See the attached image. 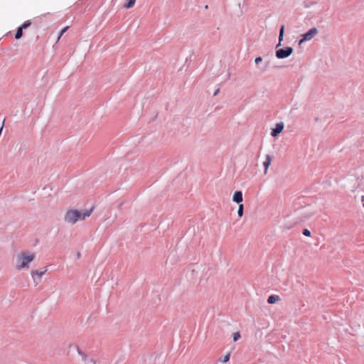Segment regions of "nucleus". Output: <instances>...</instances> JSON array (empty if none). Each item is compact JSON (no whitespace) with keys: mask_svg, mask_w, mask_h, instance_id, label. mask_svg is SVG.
<instances>
[{"mask_svg":"<svg viewBox=\"0 0 364 364\" xmlns=\"http://www.w3.org/2000/svg\"><path fill=\"white\" fill-rule=\"evenodd\" d=\"M136 0H127V4L124 5L126 9H130L134 6Z\"/></svg>","mask_w":364,"mask_h":364,"instance_id":"obj_11","label":"nucleus"},{"mask_svg":"<svg viewBox=\"0 0 364 364\" xmlns=\"http://www.w3.org/2000/svg\"><path fill=\"white\" fill-rule=\"evenodd\" d=\"M237 214L240 218H241L243 215V204L239 205Z\"/></svg>","mask_w":364,"mask_h":364,"instance_id":"obj_14","label":"nucleus"},{"mask_svg":"<svg viewBox=\"0 0 364 364\" xmlns=\"http://www.w3.org/2000/svg\"><path fill=\"white\" fill-rule=\"evenodd\" d=\"M232 200L237 203H240L242 201V191H236L233 195Z\"/></svg>","mask_w":364,"mask_h":364,"instance_id":"obj_6","label":"nucleus"},{"mask_svg":"<svg viewBox=\"0 0 364 364\" xmlns=\"http://www.w3.org/2000/svg\"><path fill=\"white\" fill-rule=\"evenodd\" d=\"M31 24V23L30 21H26L20 26V28H22V29H25L29 27Z\"/></svg>","mask_w":364,"mask_h":364,"instance_id":"obj_15","label":"nucleus"},{"mask_svg":"<svg viewBox=\"0 0 364 364\" xmlns=\"http://www.w3.org/2000/svg\"><path fill=\"white\" fill-rule=\"evenodd\" d=\"M293 53V48L291 47H287L284 49H279L276 51V56L279 58H285L289 56Z\"/></svg>","mask_w":364,"mask_h":364,"instance_id":"obj_4","label":"nucleus"},{"mask_svg":"<svg viewBox=\"0 0 364 364\" xmlns=\"http://www.w3.org/2000/svg\"><path fill=\"white\" fill-rule=\"evenodd\" d=\"M68 26H65L61 31L60 33L58 38V41L61 38V36L63 35V33L68 29Z\"/></svg>","mask_w":364,"mask_h":364,"instance_id":"obj_17","label":"nucleus"},{"mask_svg":"<svg viewBox=\"0 0 364 364\" xmlns=\"http://www.w3.org/2000/svg\"><path fill=\"white\" fill-rule=\"evenodd\" d=\"M281 300V298L279 295H271L267 299V302L269 304H275Z\"/></svg>","mask_w":364,"mask_h":364,"instance_id":"obj_9","label":"nucleus"},{"mask_svg":"<svg viewBox=\"0 0 364 364\" xmlns=\"http://www.w3.org/2000/svg\"><path fill=\"white\" fill-rule=\"evenodd\" d=\"M317 33H318V30L316 28H311L308 32L304 33L301 36L302 38L299 41V44L301 45L304 41H308L311 40Z\"/></svg>","mask_w":364,"mask_h":364,"instance_id":"obj_3","label":"nucleus"},{"mask_svg":"<svg viewBox=\"0 0 364 364\" xmlns=\"http://www.w3.org/2000/svg\"><path fill=\"white\" fill-rule=\"evenodd\" d=\"M262 61V58L261 57H257L255 58V62L256 63H259Z\"/></svg>","mask_w":364,"mask_h":364,"instance_id":"obj_19","label":"nucleus"},{"mask_svg":"<svg viewBox=\"0 0 364 364\" xmlns=\"http://www.w3.org/2000/svg\"><path fill=\"white\" fill-rule=\"evenodd\" d=\"M284 26L282 25L280 28V31H279V45L281 44V42L283 40V37H284Z\"/></svg>","mask_w":364,"mask_h":364,"instance_id":"obj_10","label":"nucleus"},{"mask_svg":"<svg viewBox=\"0 0 364 364\" xmlns=\"http://www.w3.org/2000/svg\"><path fill=\"white\" fill-rule=\"evenodd\" d=\"M240 338V334L239 332H236L233 334V341H237Z\"/></svg>","mask_w":364,"mask_h":364,"instance_id":"obj_16","label":"nucleus"},{"mask_svg":"<svg viewBox=\"0 0 364 364\" xmlns=\"http://www.w3.org/2000/svg\"><path fill=\"white\" fill-rule=\"evenodd\" d=\"M35 258L33 253L22 252L17 256L16 269L21 270L23 268H28V264Z\"/></svg>","mask_w":364,"mask_h":364,"instance_id":"obj_2","label":"nucleus"},{"mask_svg":"<svg viewBox=\"0 0 364 364\" xmlns=\"http://www.w3.org/2000/svg\"><path fill=\"white\" fill-rule=\"evenodd\" d=\"M48 271L47 267H44L43 271H38V270H33L31 272V276L33 277L37 276L38 277L41 278L43 274H46V272Z\"/></svg>","mask_w":364,"mask_h":364,"instance_id":"obj_8","label":"nucleus"},{"mask_svg":"<svg viewBox=\"0 0 364 364\" xmlns=\"http://www.w3.org/2000/svg\"><path fill=\"white\" fill-rule=\"evenodd\" d=\"M230 355L228 353L225 356H223V358H220V361H221L223 363H227L230 360Z\"/></svg>","mask_w":364,"mask_h":364,"instance_id":"obj_13","label":"nucleus"},{"mask_svg":"<svg viewBox=\"0 0 364 364\" xmlns=\"http://www.w3.org/2000/svg\"><path fill=\"white\" fill-rule=\"evenodd\" d=\"M303 234H304L305 236H307V237L311 236V232H310V230H309L308 229H305V230H304V231H303Z\"/></svg>","mask_w":364,"mask_h":364,"instance_id":"obj_18","label":"nucleus"},{"mask_svg":"<svg viewBox=\"0 0 364 364\" xmlns=\"http://www.w3.org/2000/svg\"><path fill=\"white\" fill-rule=\"evenodd\" d=\"M283 129H284L283 124H282V123L277 124L276 127L272 132V134H271L272 136H277L279 133H281L282 132Z\"/></svg>","mask_w":364,"mask_h":364,"instance_id":"obj_5","label":"nucleus"},{"mask_svg":"<svg viewBox=\"0 0 364 364\" xmlns=\"http://www.w3.org/2000/svg\"><path fill=\"white\" fill-rule=\"evenodd\" d=\"M22 36H23V29H22V28L19 27L17 29L16 33L15 35V38L16 39H19V38H21L22 37Z\"/></svg>","mask_w":364,"mask_h":364,"instance_id":"obj_12","label":"nucleus"},{"mask_svg":"<svg viewBox=\"0 0 364 364\" xmlns=\"http://www.w3.org/2000/svg\"><path fill=\"white\" fill-rule=\"evenodd\" d=\"M272 162V157L269 155L266 156V160L264 161L263 165L264 166V174L267 173L268 168Z\"/></svg>","mask_w":364,"mask_h":364,"instance_id":"obj_7","label":"nucleus"},{"mask_svg":"<svg viewBox=\"0 0 364 364\" xmlns=\"http://www.w3.org/2000/svg\"><path fill=\"white\" fill-rule=\"evenodd\" d=\"M92 209L81 213L77 210H69L65 215V221L70 224H75L77 220H84L87 217L91 215Z\"/></svg>","mask_w":364,"mask_h":364,"instance_id":"obj_1","label":"nucleus"}]
</instances>
